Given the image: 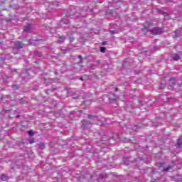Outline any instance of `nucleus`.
<instances>
[{
	"mask_svg": "<svg viewBox=\"0 0 182 182\" xmlns=\"http://www.w3.org/2000/svg\"><path fill=\"white\" fill-rule=\"evenodd\" d=\"M147 25H150L149 22L145 23V25L144 26V28L147 31V32H151L152 35H161L163 33V28L160 27H154L152 29H149L147 27Z\"/></svg>",
	"mask_w": 182,
	"mask_h": 182,
	"instance_id": "nucleus-1",
	"label": "nucleus"
},
{
	"mask_svg": "<svg viewBox=\"0 0 182 182\" xmlns=\"http://www.w3.org/2000/svg\"><path fill=\"white\" fill-rule=\"evenodd\" d=\"M138 129H139V127L134 124H129L127 127V131L130 133H133V132H137Z\"/></svg>",
	"mask_w": 182,
	"mask_h": 182,
	"instance_id": "nucleus-2",
	"label": "nucleus"
},
{
	"mask_svg": "<svg viewBox=\"0 0 182 182\" xmlns=\"http://www.w3.org/2000/svg\"><path fill=\"white\" fill-rule=\"evenodd\" d=\"M45 85H52V83H56L59 82L58 79L43 78Z\"/></svg>",
	"mask_w": 182,
	"mask_h": 182,
	"instance_id": "nucleus-3",
	"label": "nucleus"
},
{
	"mask_svg": "<svg viewBox=\"0 0 182 182\" xmlns=\"http://www.w3.org/2000/svg\"><path fill=\"white\" fill-rule=\"evenodd\" d=\"M90 125H92V122L85 119L82 121V129H88L89 126Z\"/></svg>",
	"mask_w": 182,
	"mask_h": 182,
	"instance_id": "nucleus-4",
	"label": "nucleus"
},
{
	"mask_svg": "<svg viewBox=\"0 0 182 182\" xmlns=\"http://www.w3.org/2000/svg\"><path fill=\"white\" fill-rule=\"evenodd\" d=\"M182 58V52L179 51L178 53H175L172 55V59L173 60H180Z\"/></svg>",
	"mask_w": 182,
	"mask_h": 182,
	"instance_id": "nucleus-5",
	"label": "nucleus"
},
{
	"mask_svg": "<svg viewBox=\"0 0 182 182\" xmlns=\"http://www.w3.org/2000/svg\"><path fill=\"white\" fill-rule=\"evenodd\" d=\"M134 161H136V159L132 160V157L123 159L124 164H125L126 166H129L130 163H134Z\"/></svg>",
	"mask_w": 182,
	"mask_h": 182,
	"instance_id": "nucleus-6",
	"label": "nucleus"
},
{
	"mask_svg": "<svg viewBox=\"0 0 182 182\" xmlns=\"http://www.w3.org/2000/svg\"><path fill=\"white\" fill-rule=\"evenodd\" d=\"M16 49H22V48H23V43L21 42V41H16L14 43V46Z\"/></svg>",
	"mask_w": 182,
	"mask_h": 182,
	"instance_id": "nucleus-7",
	"label": "nucleus"
},
{
	"mask_svg": "<svg viewBox=\"0 0 182 182\" xmlns=\"http://www.w3.org/2000/svg\"><path fill=\"white\" fill-rule=\"evenodd\" d=\"M23 31L26 33H29V32H31V31H32V25L28 24V25L24 26V30Z\"/></svg>",
	"mask_w": 182,
	"mask_h": 182,
	"instance_id": "nucleus-8",
	"label": "nucleus"
},
{
	"mask_svg": "<svg viewBox=\"0 0 182 182\" xmlns=\"http://www.w3.org/2000/svg\"><path fill=\"white\" fill-rule=\"evenodd\" d=\"M10 8H12L14 10H18L19 9V5H18V4L11 3Z\"/></svg>",
	"mask_w": 182,
	"mask_h": 182,
	"instance_id": "nucleus-9",
	"label": "nucleus"
},
{
	"mask_svg": "<svg viewBox=\"0 0 182 182\" xmlns=\"http://www.w3.org/2000/svg\"><path fill=\"white\" fill-rule=\"evenodd\" d=\"M168 85L170 87H173L174 85H176V79L175 78H171L168 82Z\"/></svg>",
	"mask_w": 182,
	"mask_h": 182,
	"instance_id": "nucleus-10",
	"label": "nucleus"
},
{
	"mask_svg": "<svg viewBox=\"0 0 182 182\" xmlns=\"http://www.w3.org/2000/svg\"><path fill=\"white\" fill-rule=\"evenodd\" d=\"M109 102H116V95L111 94L109 96Z\"/></svg>",
	"mask_w": 182,
	"mask_h": 182,
	"instance_id": "nucleus-11",
	"label": "nucleus"
},
{
	"mask_svg": "<svg viewBox=\"0 0 182 182\" xmlns=\"http://www.w3.org/2000/svg\"><path fill=\"white\" fill-rule=\"evenodd\" d=\"M122 66L123 68H124L125 69L129 68V66H130V63H129L128 61L124 60L122 62Z\"/></svg>",
	"mask_w": 182,
	"mask_h": 182,
	"instance_id": "nucleus-12",
	"label": "nucleus"
},
{
	"mask_svg": "<svg viewBox=\"0 0 182 182\" xmlns=\"http://www.w3.org/2000/svg\"><path fill=\"white\" fill-rule=\"evenodd\" d=\"M65 39H66V37L65 36H60L58 40V43H63Z\"/></svg>",
	"mask_w": 182,
	"mask_h": 182,
	"instance_id": "nucleus-13",
	"label": "nucleus"
},
{
	"mask_svg": "<svg viewBox=\"0 0 182 182\" xmlns=\"http://www.w3.org/2000/svg\"><path fill=\"white\" fill-rule=\"evenodd\" d=\"M37 147H38V149H41V150H43V149H45V143H43V142H40V143L38 144Z\"/></svg>",
	"mask_w": 182,
	"mask_h": 182,
	"instance_id": "nucleus-14",
	"label": "nucleus"
},
{
	"mask_svg": "<svg viewBox=\"0 0 182 182\" xmlns=\"http://www.w3.org/2000/svg\"><path fill=\"white\" fill-rule=\"evenodd\" d=\"M178 147H182V135L180 136V138L178 139L177 142Z\"/></svg>",
	"mask_w": 182,
	"mask_h": 182,
	"instance_id": "nucleus-15",
	"label": "nucleus"
},
{
	"mask_svg": "<svg viewBox=\"0 0 182 182\" xmlns=\"http://www.w3.org/2000/svg\"><path fill=\"white\" fill-rule=\"evenodd\" d=\"M1 178L3 181H8V180H9V177L6 175H1Z\"/></svg>",
	"mask_w": 182,
	"mask_h": 182,
	"instance_id": "nucleus-16",
	"label": "nucleus"
},
{
	"mask_svg": "<svg viewBox=\"0 0 182 182\" xmlns=\"http://www.w3.org/2000/svg\"><path fill=\"white\" fill-rule=\"evenodd\" d=\"M174 33H175V36H173V38H177L180 36V31L176 30L175 31Z\"/></svg>",
	"mask_w": 182,
	"mask_h": 182,
	"instance_id": "nucleus-17",
	"label": "nucleus"
},
{
	"mask_svg": "<svg viewBox=\"0 0 182 182\" xmlns=\"http://www.w3.org/2000/svg\"><path fill=\"white\" fill-rule=\"evenodd\" d=\"M11 87L13 90H18V89H19L21 86L19 85H12Z\"/></svg>",
	"mask_w": 182,
	"mask_h": 182,
	"instance_id": "nucleus-18",
	"label": "nucleus"
},
{
	"mask_svg": "<svg viewBox=\"0 0 182 182\" xmlns=\"http://www.w3.org/2000/svg\"><path fill=\"white\" fill-rule=\"evenodd\" d=\"M139 103L141 105H140V109H141V110H143V112H144V110H146V107H143V106H144V105H142V101H141V100H139Z\"/></svg>",
	"mask_w": 182,
	"mask_h": 182,
	"instance_id": "nucleus-19",
	"label": "nucleus"
},
{
	"mask_svg": "<svg viewBox=\"0 0 182 182\" xmlns=\"http://www.w3.org/2000/svg\"><path fill=\"white\" fill-rule=\"evenodd\" d=\"M112 139L114 140H115V141H119V134H114V136H112Z\"/></svg>",
	"mask_w": 182,
	"mask_h": 182,
	"instance_id": "nucleus-20",
	"label": "nucleus"
},
{
	"mask_svg": "<svg viewBox=\"0 0 182 182\" xmlns=\"http://www.w3.org/2000/svg\"><path fill=\"white\" fill-rule=\"evenodd\" d=\"M13 53H14V55H18V53H19V49L15 48V47H13Z\"/></svg>",
	"mask_w": 182,
	"mask_h": 182,
	"instance_id": "nucleus-21",
	"label": "nucleus"
},
{
	"mask_svg": "<svg viewBox=\"0 0 182 182\" xmlns=\"http://www.w3.org/2000/svg\"><path fill=\"white\" fill-rule=\"evenodd\" d=\"M25 144H26L25 142H19L18 146L20 149H22V147H25V146H26Z\"/></svg>",
	"mask_w": 182,
	"mask_h": 182,
	"instance_id": "nucleus-22",
	"label": "nucleus"
},
{
	"mask_svg": "<svg viewBox=\"0 0 182 182\" xmlns=\"http://www.w3.org/2000/svg\"><path fill=\"white\" fill-rule=\"evenodd\" d=\"M30 45H34V46L38 45V41H31Z\"/></svg>",
	"mask_w": 182,
	"mask_h": 182,
	"instance_id": "nucleus-23",
	"label": "nucleus"
},
{
	"mask_svg": "<svg viewBox=\"0 0 182 182\" xmlns=\"http://www.w3.org/2000/svg\"><path fill=\"white\" fill-rule=\"evenodd\" d=\"M100 52L105 53L106 52V47H100Z\"/></svg>",
	"mask_w": 182,
	"mask_h": 182,
	"instance_id": "nucleus-24",
	"label": "nucleus"
},
{
	"mask_svg": "<svg viewBox=\"0 0 182 182\" xmlns=\"http://www.w3.org/2000/svg\"><path fill=\"white\" fill-rule=\"evenodd\" d=\"M88 119L93 120V119H96V115H88Z\"/></svg>",
	"mask_w": 182,
	"mask_h": 182,
	"instance_id": "nucleus-25",
	"label": "nucleus"
},
{
	"mask_svg": "<svg viewBox=\"0 0 182 182\" xmlns=\"http://www.w3.org/2000/svg\"><path fill=\"white\" fill-rule=\"evenodd\" d=\"M96 68V65L95 64H90V69H95Z\"/></svg>",
	"mask_w": 182,
	"mask_h": 182,
	"instance_id": "nucleus-26",
	"label": "nucleus"
},
{
	"mask_svg": "<svg viewBox=\"0 0 182 182\" xmlns=\"http://www.w3.org/2000/svg\"><path fill=\"white\" fill-rule=\"evenodd\" d=\"M122 141H123L124 143H127L128 141H130V139H127V138H123V139H122Z\"/></svg>",
	"mask_w": 182,
	"mask_h": 182,
	"instance_id": "nucleus-27",
	"label": "nucleus"
},
{
	"mask_svg": "<svg viewBox=\"0 0 182 182\" xmlns=\"http://www.w3.org/2000/svg\"><path fill=\"white\" fill-rule=\"evenodd\" d=\"M61 51L63 52V55H65V53H68V52H69V49L68 50L61 49Z\"/></svg>",
	"mask_w": 182,
	"mask_h": 182,
	"instance_id": "nucleus-28",
	"label": "nucleus"
},
{
	"mask_svg": "<svg viewBox=\"0 0 182 182\" xmlns=\"http://www.w3.org/2000/svg\"><path fill=\"white\" fill-rule=\"evenodd\" d=\"M11 109H3L2 113H9Z\"/></svg>",
	"mask_w": 182,
	"mask_h": 182,
	"instance_id": "nucleus-29",
	"label": "nucleus"
},
{
	"mask_svg": "<svg viewBox=\"0 0 182 182\" xmlns=\"http://www.w3.org/2000/svg\"><path fill=\"white\" fill-rule=\"evenodd\" d=\"M28 134L29 136H33V134H34L33 131H32V130L28 131Z\"/></svg>",
	"mask_w": 182,
	"mask_h": 182,
	"instance_id": "nucleus-30",
	"label": "nucleus"
},
{
	"mask_svg": "<svg viewBox=\"0 0 182 182\" xmlns=\"http://www.w3.org/2000/svg\"><path fill=\"white\" fill-rule=\"evenodd\" d=\"M170 168H171V167H170V166H168V167L164 168L163 171H168Z\"/></svg>",
	"mask_w": 182,
	"mask_h": 182,
	"instance_id": "nucleus-31",
	"label": "nucleus"
},
{
	"mask_svg": "<svg viewBox=\"0 0 182 182\" xmlns=\"http://www.w3.org/2000/svg\"><path fill=\"white\" fill-rule=\"evenodd\" d=\"M109 33H111L112 35H114V33H117V32L116 31L113 30V31H110Z\"/></svg>",
	"mask_w": 182,
	"mask_h": 182,
	"instance_id": "nucleus-32",
	"label": "nucleus"
},
{
	"mask_svg": "<svg viewBox=\"0 0 182 182\" xmlns=\"http://www.w3.org/2000/svg\"><path fill=\"white\" fill-rule=\"evenodd\" d=\"M5 102H6V100H5V97H1V103H5Z\"/></svg>",
	"mask_w": 182,
	"mask_h": 182,
	"instance_id": "nucleus-33",
	"label": "nucleus"
},
{
	"mask_svg": "<svg viewBox=\"0 0 182 182\" xmlns=\"http://www.w3.org/2000/svg\"><path fill=\"white\" fill-rule=\"evenodd\" d=\"M14 72H15L16 73H18V71L16 70V69L11 70V73H14Z\"/></svg>",
	"mask_w": 182,
	"mask_h": 182,
	"instance_id": "nucleus-34",
	"label": "nucleus"
},
{
	"mask_svg": "<svg viewBox=\"0 0 182 182\" xmlns=\"http://www.w3.org/2000/svg\"><path fill=\"white\" fill-rule=\"evenodd\" d=\"M163 166H164V164L163 163H159V168H161V167H163Z\"/></svg>",
	"mask_w": 182,
	"mask_h": 182,
	"instance_id": "nucleus-35",
	"label": "nucleus"
},
{
	"mask_svg": "<svg viewBox=\"0 0 182 182\" xmlns=\"http://www.w3.org/2000/svg\"><path fill=\"white\" fill-rule=\"evenodd\" d=\"M69 40H70V42H73L74 38L73 37H70Z\"/></svg>",
	"mask_w": 182,
	"mask_h": 182,
	"instance_id": "nucleus-36",
	"label": "nucleus"
},
{
	"mask_svg": "<svg viewBox=\"0 0 182 182\" xmlns=\"http://www.w3.org/2000/svg\"><path fill=\"white\" fill-rule=\"evenodd\" d=\"M80 114H81L80 111H77V116H80Z\"/></svg>",
	"mask_w": 182,
	"mask_h": 182,
	"instance_id": "nucleus-37",
	"label": "nucleus"
},
{
	"mask_svg": "<svg viewBox=\"0 0 182 182\" xmlns=\"http://www.w3.org/2000/svg\"><path fill=\"white\" fill-rule=\"evenodd\" d=\"M77 58H78V59H81V60L83 59V58H82L81 55H78Z\"/></svg>",
	"mask_w": 182,
	"mask_h": 182,
	"instance_id": "nucleus-38",
	"label": "nucleus"
},
{
	"mask_svg": "<svg viewBox=\"0 0 182 182\" xmlns=\"http://www.w3.org/2000/svg\"><path fill=\"white\" fill-rule=\"evenodd\" d=\"M102 141H106V139L105 138V136L102 138Z\"/></svg>",
	"mask_w": 182,
	"mask_h": 182,
	"instance_id": "nucleus-39",
	"label": "nucleus"
},
{
	"mask_svg": "<svg viewBox=\"0 0 182 182\" xmlns=\"http://www.w3.org/2000/svg\"><path fill=\"white\" fill-rule=\"evenodd\" d=\"M35 141H33V140H31V141H29V144H32V143H34Z\"/></svg>",
	"mask_w": 182,
	"mask_h": 182,
	"instance_id": "nucleus-40",
	"label": "nucleus"
},
{
	"mask_svg": "<svg viewBox=\"0 0 182 182\" xmlns=\"http://www.w3.org/2000/svg\"><path fill=\"white\" fill-rule=\"evenodd\" d=\"M162 14H163V15H164V16H167V13L163 12Z\"/></svg>",
	"mask_w": 182,
	"mask_h": 182,
	"instance_id": "nucleus-41",
	"label": "nucleus"
},
{
	"mask_svg": "<svg viewBox=\"0 0 182 182\" xmlns=\"http://www.w3.org/2000/svg\"><path fill=\"white\" fill-rule=\"evenodd\" d=\"M80 80L83 81V80H85L83 79V77H80Z\"/></svg>",
	"mask_w": 182,
	"mask_h": 182,
	"instance_id": "nucleus-42",
	"label": "nucleus"
},
{
	"mask_svg": "<svg viewBox=\"0 0 182 182\" xmlns=\"http://www.w3.org/2000/svg\"><path fill=\"white\" fill-rule=\"evenodd\" d=\"M115 92H119V88L116 87L115 88Z\"/></svg>",
	"mask_w": 182,
	"mask_h": 182,
	"instance_id": "nucleus-43",
	"label": "nucleus"
},
{
	"mask_svg": "<svg viewBox=\"0 0 182 182\" xmlns=\"http://www.w3.org/2000/svg\"><path fill=\"white\" fill-rule=\"evenodd\" d=\"M49 90H46V93H47V95L48 94Z\"/></svg>",
	"mask_w": 182,
	"mask_h": 182,
	"instance_id": "nucleus-44",
	"label": "nucleus"
},
{
	"mask_svg": "<svg viewBox=\"0 0 182 182\" xmlns=\"http://www.w3.org/2000/svg\"><path fill=\"white\" fill-rule=\"evenodd\" d=\"M72 99H79V97H73Z\"/></svg>",
	"mask_w": 182,
	"mask_h": 182,
	"instance_id": "nucleus-45",
	"label": "nucleus"
},
{
	"mask_svg": "<svg viewBox=\"0 0 182 182\" xmlns=\"http://www.w3.org/2000/svg\"><path fill=\"white\" fill-rule=\"evenodd\" d=\"M161 88L164 87V85L163 84H161Z\"/></svg>",
	"mask_w": 182,
	"mask_h": 182,
	"instance_id": "nucleus-46",
	"label": "nucleus"
},
{
	"mask_svg": "<svg viewBox=\"0 0 182 182\" xmlns=\"http://www.w3.org/2000/svg\"><path fill=\"white\" fill-rule=\"evenodd\" d=\"M102 45H106V41L102 42Z\"/></svg>",
	"mask_w": 182,
	"mask_h": 182,
	"instance_id": "nucleus-47",
	"label": "nucleus"
},
{
	"mask_svg": "<svg viewBox=\"0 0 182 182\" xmlns=\"http://www.w3.org/2000/svg\"><path fill=\"white\" fill-rule=\"evenodd\" d=\"M16 117L17 118L21 117V115H17Z\"/></svg>",
	"mask_w": 182,
	"mask_h": 182,
	"instance_id": "nucleus-48",
	"label": "nucleus"
},
{
	"mask_svg": "<svg viewBox=\"0 0 182 182\" xmlns=\"http://www.w3.org/2000/svg\"><path fill=\"white\" fill-rule=\"evenodd\" d=\"M101 178H103V175H100Z\"/></svg>",
	"mask_w": 182,
	"mask_h": 182,
	"instance_id": "nucleus-49",
	"label": "nucleus"
},
{
	"mask_svg": "<svg viewBox=\"0 0 182 182\" xmlns=\"http://www.w3.org/2000/svg\"><path fill=\"white\" fill-rule=\"evenodd\" d=\"M80 63H83V61L81 60Z\"/></svg>",
	"mask_w": 182,
	"mask_h": 182,
	"instance_id": "nucleus-50",
	"label": "nucleus"
},
{
	"mask_svg": "<svg viewBox=\"0 0 182 182\" xmlns=\"http://www.w3.org/2000/svg\"><path fill=\"white\" fill-rule=\"evenodd\" d=\"M97 63H100V60H97Z\"/></svg>",
	"mask_w": 182,
	"mask_h": 182,
	"instance_id": "nucleus-51",
	"label": "nucleus"
},
{
	"mask_svg": "<svg viewBox=\"0 0 182 182\" xmlns=\"http://www.w3.org/2000/svg\"><path fill=\"white\" fill-rule=\"evenodd\" d=\"M57 6H59V4L56 3Z\"/></svg>",
	"mask_w": 182,
	"mask_h": 182,
	"instance_id": "nucleus-52",
	"label": "nucleus"
},
{
	"mask_svg": "<svg viewBox=\"0 0 182 182\" xmlns=\"http://www.w3.org/2000/svg\"><path fill=\"white\" fill-rule=\"evenodd\" d=\"M20 103H21V105H23V102H22V101H21V102H20Z\"/></svg>",
	"mask_w": 182,
	"mask_h": 182,
	"instance_id": "nucleus-53",
	"label": "nucleus"
},
{
	"mask_svg": "<svg viewBox=\"0 0 182 182\" xmlns=\"http://www.w3.org/2000/svg\"><path fill=\"white\" fill-rule=\"evenodd\" d=\"M73 113L75 114V113H77V112L74 111V112H73Z\"/></svg>",
	"mask_w": 182,
	"mask_h": 182,
	"instance_id": "nucleus-54",
	"label": "nucleus"
},
{
	"mask_svg": "<svg viewBox=\"0 0 182 182\" xmlns=\"http://www.w3.org/2000/svg\"><path fill=\"white\" fill-rule=\"evenodd\" d=\"M65 23H69V21H67Z\"/></svg>",
	"mask_w": 182,
	"mask_h": 182,
	"instance_id": "nucleus-55",
	"label": "nucleus"
},
{
	"mask_svg": "<svg viewBox=\"0 0 182 182\" xmlns=\"http://www.w3.org/2000/svg\"><path fill=\"white\" fill-rule=\"evenodd\" d=\"M37 52H35V55H36Z\"/></svg>",
	"mask_w": 182,
	"mask_h": 182,
	"instance_id": "nucleus-56",
	"label": "nucleus"
},
{
	"mask_svg": "<svg viewBox=\"0 0 182 182\" xmlns=\"http://www.w3.org/2000/svg\"><path fill=\"white\" fill-rule=\"evenodd\" d=\"M86 76V75H84V77Z\"/></svg>",
	"mask_w": 182,
	"mask_h": 182,
	"instance_id": "nucleus-57",
	"label": "nucleus"
}]
</instances>
